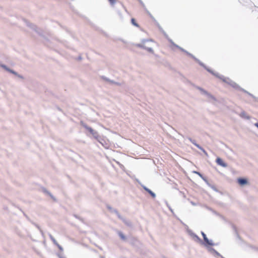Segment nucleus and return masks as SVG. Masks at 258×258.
I'll list each match as a JSON object with an SVG mask.
<instances>
[{
	"instance_id": "obj_1",
	"label": "nucleus",
	"mask_w": 258,
	"mask_h": 258,
	"mask_svg": "<svg viewBox=\"0 0 258 258\" xmlns=\"http://www.w3.org/2000/svg\"><path fill=\"white\" fill-rule=\"evenodd\" d=\"M169 41L171 42L172 45L173 46H175L177 48H178V49H179L181 51L185 52L187 55L190 56L191 57H192V58H194L195 60H196L201 66L204 67V68H205L206 69V70L210 73H211V74H212L213 75L216 76L217 77L221 79V80H223V82L227 83L228 84L230 85L231 86H232V87H233L234 88L236 89H241L240 87L237 85L236 84L235 82H234L233 81H232V80H231L230 79H229V78H225L224 77V76H220L218 73H214L212 70H211L210 69H208L204 65V64L201 62L199 59H198L197 58H196L192 54H191V53L188 52L187 51H186L185 50H184V49H183L182 48L179 47V46L177 45L176 44H175L171 39H168Z\"/></svg>"
},
{
	"instance_id": "obj_2",
	"label": "nucleus",
	"mask_w": 258,
	"mask_h": 258,
	"mask_svg": "<svg viewBox=\"0 0 258 258\" xmlns=\"http://www.w3.org/2000/svg\"><path fill=\"white\" fill-rule=\"evenodd\" d=\"M155 42L151 39H143L140 43L136 44L138 47L142 48L146 50L147 52L154 54V51L153 47Z\"/></svg>"
},
{
	"instance_id": "obj_3",
	"label": "nucleus",
	"mask_w": 258,
	"mask_h": 258,
	"mask_svg": "<svg viewBox=\"0 0 258 258\" xmlns=\"http://www.w3.org/2000/svg\"><path fill=\"white\" fill-rule=\"evenodd\" d=\"M201 233L204 240V242H203L202 243L206 247H207L210 252L211 253H215L217 255H219L220 254L218 252H217L215 250L210 246L214 245L212 240L208 239L206 235L203 232H202Z\"/></svg>"
},
{
	"instance_id": "obj_4",
	"label": "nucleus",
	"mask_w": 258,
	"mask_h": 258,
	"mask_svg": "<svg viewBox=\"0 0 258 258\" xmlns=\"http://www.w3.org/2000/svg\"><path fill=\"white\" fill-rule=\"evenodd\" d=\"M81 125L89 132V133L92 136V137L94 139H95L97 141V140H99V138L101 136H99L98 133L96 131L89 127L86 124L83 123V122H81Z\"/></svg>"
},
{
	"instance_id": "obj_5",
	"label": "nucleus",
	"mask_w": 258,
	"mask_h": 258,
	"mask_svg": "<svg viewBox=\"0 0 258 258\" xmlns=\"http://www.w3.org/2000/svg\"><path fill=\"white\" fill-rule=\"evenodd\" d=\"M97 141L100 143L105 148L108 149L109 148L110 143L107 139H105L104 138L100 137Z\"/></svg>"
},
{
	"instance_id": "obj_6",
	"label": "nucleus",
	"mask_w": 258,
	"mask_h": 258,
	"mask_svg": "<svg viewBox=\"0 0 258 258\" xmlns=\"http://www.w3.org/2000/svg\"><path fill=\"white\" fill-rule=\"evenodd\" d=\"M208 101L212 103H214L216 101V98L209 93H207V94L205 95Z\"/></svg>"
},
{
	"instance_id": "obj_7",
	"label": "nucleus",
	"mask_w": 258,
	"mask_h": 258,
	"mask_svg": "<svg viewBox=\"0 0 258 258\" xmlns=\"http://www.w3.org/2000/svg\"><path fill=\"white\" fill-rule=\"evenodd\" d=\"M190 235L192 237V239L195 241L200 243H203L202 240L196 234L192 233H191Z\"/></svg>"
},
{
	"instance_id": "obj_8",
	"label": "nucleus",
	"mask_w": 258,
	"mask_h": 258,
	"mask_svg": "<svg viewBox=\"0 0 258 258\" xmlns=\"http://www.w3.org/2000/svg\"><path fill=\"white\" fill-rule=\"evenodd\" d=\"M216 163L218 165H219L223 167H226L227 166V164L225 163V162H224L220 158H218L216 159Z\"/></svg>"
},
{
	"instance_id": "obj_9",
	"label": "nucleus",
	"mask_w": 258,
	"mask_h": 258,
	"mask_svg": "<svg viewBox=\"0 0 258 258\" xmlns=\"http://www.w3.org/2000/svg\"><path fill=\"white\" fill-rule=\"evenodd\" d=\"M237 182L241 186H244L247 183V181L246 179L244 178H238Z\"/></svg>"
},
{
	"instance_id": "obj_10",
	"label": "nucleus",
	"mask_w": 258,
	"mask_h": 258,
	"mask_svg": "<svg viewBox=\"0 0 258 258\" xmlns=\"http://www.w3.org/2000/svg\"><path fill=\"white\" fill-rule=\"evenodd\" d=\"M239 115L242 118L245 119H249L250 117L244 111H242L239 114Z\"/></svg>"
},
{
	"instance_id": "obj_11",
	"label": "nucleus",
	"mask_w": 258,
	"mask_h": 258,
	"mask_svg": "<svg viewBox=\"0 0 258 258\" xmlns=\"http://www.w3.org/2000/svg\"><path fill=\"white\" fill-rule=\"evenodd\" d=\"M196 88L198 89L200 92L201 93H202V94L204 95H206V94H207V93L208 92L206 91V90H205L204 89H203V88L200 87H198V86H196Z\"/></svg>"
},
{
	"instance_id": "obj_12",
	"label": "nucleus",
	"mask_w": 258,
	"mask_h": 258,
	"mask_svg": "<svg viewBox=\"0 0 258 258\" xmlns=\"http://www.w3.org/2000/svg\"><path fill=\"white\" fill-rule=\"evenodd\" d=\"M196 88L198 89L200 92L201 93H202V94L204 95H206V94H207V93L208 92L206 91V90H205L204 89H203V88L200 87H198V86H196Z\"/></svg>"
},
{
	"instance_id": "obj_13",
	"label": "nucleus",
	"mask_w": 258,
	"mask_h": 258,
	"mask_svg": "<svg viewBox=\"0 0 258 258\" xmlns=\"http://www.w3.org/2000/svg\"><path fill=\"white\" fill-rule=\"evenodd\" d=\"M193 173H195V174H198L200 177H201L205 181H206V178L202 175V174H201L200 172H198V171H194L192 172Z\"/></svg>"
},
{
	"instance_id": "obj_14",
	"label": "nucleus",
	"mask_w": 258,
	"mask_h": 258,
	"mask_svg": "<svg viewBox=\"0 0 258 258\" xmlns=\"http://www.w3.org/2000/svg\"><path fill=\"white\" fill-rule=\"evenodd\" d=\"M195 145L196 147H197L199 149L201 150L205 153V155H207V153L206 152V151L202 147H201L199 145H198L197 144H195Z\"/></svg>"
},
{
	"instance_id": "obj_15",
	"label": "nucleus",
	"mask_w": 258,
	"mask_h": 258,
	"mask_svg": "<svg viewBox=\"0 0 258 258\" xmlns=\"http://www.w3.org/2000/svg\"><path fill=\"white\" fill-rule=\"evenodd\" d=\"M145 189L153 197H155V194L152 192L151 190L147 188H145Z\"/></svg>"
},
{
	"instance_id": "obj_16",
	"label": "nucleus",
	"mask_w": 258,
	"mask_h": 258,
	"mask_svg": "<svg viewBox=\"0 0 258 258\" xmlns=\"http://www.w3.org/2000/svg\"><path fill=\"white\" fill-rule=\"evenodd\" d=\"M131 21H132V23L133 24V25H134V26H135L136 27H138V25L136 22L135 19L133 18Z\"/></svg>"
},
{
	"instance_id": "obj_17",
	"label": "nucleus",
	"mask_w": 258,
	"mask_h": 258,
	"mask_svg": "<svg viewBox=\"0 0 258 258\" xmlns=\"http://www.w3.org/2000/svg\"><path fill=\"white\" fill-rule=\"evenodd\" d=\"M2 67H3V68H4L5 69H6V70H7V71H9V72H10L12 73L13 74H16L14 71H11V70H10L8 69L7 68V67L6 66L3 65V66H2Z\"/></svg>"
},
{
	"instance_id": "obj_18",
	"label": "nucleus",
	"mask_w": 258,
	"mask_h": 258,
	"mask_svg": "<svg viewBox=\"0 0 258 258\" xmlns=\"http://www.w3.org/2000/svg\"><path fill=\"white\" fill-rule=\"evenodd\" d=\"M50 237L51 239L52 240V241L53 242V243L54 244H57V243L56 242V241L55 240V239L51 235H50Z\"/></svg>"
},
{
	"instance_id": "obj_19",
	"label": "nucleus",
	"mask_w": 258,
	"mask_h": 258,
	"mask_svg": "<svg viewBox=\"0 0 258 258\" xmlns=\"http://www.w3.org/2000/svg\"><path fill=\"white\" fill-rule=\"evenodd\" d=\"M111 5H114L116 2V0H108Z\"/></svg>"
},
{
	"instance_id": "obj_20",
	"label": "nucleus",
	"mask_w": 258,
	"mask_h": 258,
	"mask_svg": "<svg viewBox=\"0 0 258 258\" xmlns=\"http://www.w3.org/2000/svg\"><path fill=\"white\" fill-rule=\"evenodd\" d=\"M241 90H242L243 91H244V92H245V93H247L249 95L251 96V97H252L253 98H254V96H253L252 94H251L250 93H249L247 92V91H245V90H243V89H241Z\"/></svg>"
},
{
	"instance_id": "obj_21",
	"label": "nucleus",
	"mask_w": 258,
	"mask_h": 258,
	"mask_svg": "<svg viewBox=\"0 0 258 258\" xmlns=\"http://www.w3.org/2000/svg\"><path fill=\"white\" fill-rule=\"evenodd\" d=\"M119 234L120 237L122 239H124V236L123 235V234L122 233H120Z\"/></svg>"
},
{
	"instance_id": "obj_22",
	"label": "nucleus",
	"mask_w": 258,
	"mask_h": 258,
	"mask_svg": "<svg viewBox=\"0 0 258 258\" xmlns=\"http://www.w3.org/2000/svg\"><path fill=\"white\" fill-rule=\"evenodd\" d=\"M190 142H191L192 144H194V145H195V144H196V143L195 142V141L192 140L191 139H190Z\"/></svg>"
},
{
	"instance_id": "obj_23",
	"label": "nucleus",
	"mask_w": 258,
	"mask_h": 258,
	"mask_svg": "<svg viewBox=\"0 0 258 258\" xmlns=\"http://www.w3.org/2000/svg\"><path fill=\"white\" fill-rule=\"evenodd\" d=\"M254 124V125H255L256 127H257L258 128V122H257L255 123Z\"/></svg>"
},
{
	"instance_id": "obj_24",
	"label": "nucleus",
	"mask_w": 258,
	"mask_h": 258,
	"mask_svg": "<svg viewBox=\"0 0 258 258\" xmlns=\"http://www.w3.org/2000/svg\"><path fill=\"white\" fill-rule=\"evenodd\" d=\"M57 245L60 249H62V248L60 246H59L58 244Z\"/></svg>"
},
{
	"instance_id": "obj_25",
	"label": "nucleus",
	"mask_w": 258,
	"mask_h": 258,
	"mask_svg": "<svg viewBox=\"0 0 258 258\" xmlns=\"http://www.w3.org/2000/svg\"><path fill=\"white\" fill-rule=\"evenodd\" d=\"M59 258H66V257H63V256H62L61 255H59Z\"/></svg>"
},
{
	"instance_id": "obj_26",
	"label": "nucleus",
	"mask_w": 258,
	"mask_h": 258,
	"mask_svg": "<svg viewBox=\"0 0 258 258\" xmlns=\"http://www.w3.org/2000/svg\"><path fill=\"white\" fill-rule=\"evenodd\" d=\"M117 163L120 165V167H122V165H121V164H119V163Z\"/></svg>"
}]
</instances>
